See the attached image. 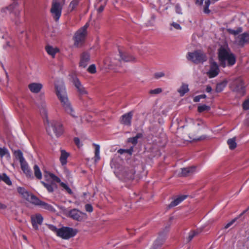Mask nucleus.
Wrapping results in <instances>:
<instances>
[{
    "mask_svg": "<svg viewBox=\"0 0 249 249\" xmlns=\"http://www.w3.org/2000/svg\"><path fill=\"white\" fill-rule=\"evenodd\" d=\"M41 183L43 185V186L47 189L48 191L50 193H52L53 191V185L54 184L53 182H51V183H45V182L41 181Z\"/></svg>",
    "mask_w": 249,
    "mask_h": 249,
    "instance_id": "obj_35",
    "label": "nucleus"
},
{
    "mask_svg": "<svg viewBox=\"0 0 249 249\" xmlns=\"http://www.w3.org/2000/svg\"><path fill=\"white\" fill-rule=\"evenodd\" d=\"M207 136L206 135H202L199 138L196 139V141H202L204 140L207 138Z\"/></svg>",
    "mask_w": 249,
    "mask_h": 249,
    "instance_id": "obj_57",
    "label": "nucleus"
},
{
    "mask_svg": "<svg viewBox=\"0 0 249 249\" xmlns=\"http://www.w3.org/2000/svg\"><path fill=\"white\" fill-rule=\"evenodd\" d=\"M44 177L47 180H48L49 178H51L53 181L60 183L61 186L66 190L69 194H72V191L70 187L65 183L61 182L60 179L53 174L46 172L44 174Z\"/></svg>",
    "mask_w": 249,
    "mask_h": 249,
    "instance_id": "obj_9",
    "label": "nucleus"
},
{
    "mask_svg": "<svg viewBox=\"0 0 249 249\" xmlns=\"http://www.w3.org/2000/svg\"><path fill=\"white\" fill-rule=\"evenodd\" d=\"M69 215L74 220L81 221L86 218V214L77 209H72L69 212Z\"/></svg>",
    "mask_w": 249,
    "mask_h": 249,
    "instance_id": "obj_10",
    "label": "nucleus"
},
{
    "mask_svg": "<svg viewBox=\"0 0 249 249\" xmlns=\"http://www.w3.org/2000/svg\"><path fill=\"white\" fill-rule=\"evenodd\" d=\"M196 170L195 166L188 167L181 169V175L183 177H186L193 173Z\"/></svg>",
    "mask_w": 249,
    "mask_h": 249,
    "instance_id": "obj_22",
    "label": "nucleus"
},
{
    "mask_svg": "<svg viewBox=\"0 0 249 249\" xmlns=\"http://www.w3.org/2000/svg\"><path fill=\"white\" fill-rule=\"evenodd\" d=\"M43 87L42 85L39 83H32L28 85L30 90L34 93H37L40 92Z\"/></svg>",
    "mask_w": 249,
    "mask_h": 249,
    "instance_id": "obj_20",
    "label": "nucleus"
},
{
    "mask_svg": "<svg viewBox=\"0 0 249 249\" xmlns=\"http://www.w3.org/2000/svg\"><path fill=\"white\" fill-rule=\"evenodd\" d=\"M237 220V218H235L232 220H231L230 222L228 223L224 227V228L227 229L229 228L230 226H231Z\"/></svg>",
    "mask_w": 249,
    "mask_h": 249,
    "instance_id": "obj_51",
    "label": "nucleus"
},
{
    "mask_svg": "<svg viewBox=\"0 0 249 249\" xmlns=\"http://www.w3.org/2000/svg\"><path fill=\"white\" fill-rule=\"evenodd\" d=\"M176 12L178 14H182V10L179 4H177L175 6Z\"/></svg>",
    "mask_w": 249,
    "mask_h": 249,
    "instance_id": "obj_53",
    "label": "nucleus"
},
{
    "mask_svg": "<svg viewBox=\"0 0 249 249\" xmlns=\"http://www.w3.org/2000/svg\"><path fill=\"white\" fill-rule=\"evenodd\" d=\"M219 65L223 68L231 67L236 62L235 55L227 46H221L218 50Z\"/></svg>",
    "mask_w": 249,
    "mask_h": 249,
    "instance_id": "obj_1",
    "label": "nucleus"
},
{
    "mask_svg": "<svg viewBox=\"0 0 249 249\" xmlns=\"http://www.w3.org/2000/svg\"><path fill=\"white\" fill-rule=\"evenodd\" d=\"M242 30L241 28H239L236 30H232V29H228V31L230 33L234 35H238V34L241 33L242 32Z\"/></svg>",
    "mask_w": 249,
    "mask_h": 249,
    "instance_id": "obj_42",
    "label": "nucleus"
},
{
    "mask_svg": "<svg viewBox=\"0 0 249 249\" xmlns=\"http://www.w3.org/2000/svg\"><path fill=\"white\" fill-rule=\"evenodd\" d=\"M69 156V154L66 152L65 150L61 151V156L60 157V161L61 164L64 165L67 163V158Z\"/></svg>",
    "mask_w": 249,
    "mask_h": 249,
    "instance_id": "obj_26",
    "label": "nucleus"
},
{
    "mask_svg": "<svg viewBox=\"0 0 249 249\" xmlns=\"http://www.w3.org/2000/svg\"><path fill=\"white\" fill-rule=\"evenodd\" d=\"M235 42L239 46H243L249 43V33L245 32L236 37Z\"/></svg>",
    "mask_w": 249,
    "mask_h": 249,
    "instance_id": "obj_13",
    "label": "nucleus"
},
{
    "mask_svg": "<svg viewBox=\"0 0 249 249\" xmlns=\"http://www.w3.org/2000/svg\"><path fill=\"white\" fill-rule=\"evenodd\" d=\"M204 0H196V3L198 5H202Z\"/></svg>",
    "mask_w": 249,
    "mask_h": 249,
    "instance_id": "obj_59",
    "label": "nucleus"
},
{
    "mask_svg": "<svg viewBox=\"0 0 249 249\" xmlns=\"http://www.w3.org/2000/svg\"><path fill=\"white\" fill-rule=\"evenodd\" d=\"M18 5V3L16 0H14L13 2L10 5L6 7V9L9 10L10 12L13 11L14 9Z\"/></svg>",
    "mask_w": 249,
    "mask_h": 249,
    "instance_id": "obj_39",
    "label": "nucleus"
},
{
    "mask_svg": "<svg viewBox=\"0 0 249 249\" xmlns=\"http://www.w3.org/2000/svg\"><path fill=\"white\" fill-rule=\"evenodd\" d=\"M243 107L245 110L249 109V99L246 100L243 104Z\"/></svg>",
    "mask_w": 249,
    "mask_h": 249,
    "instance_id": "obj_48",
    "label": "nucleus"
},
{
    "mask_svg": "<svg viewBox=\"0 0 249 249\" xmlns=\"http://www.w3.org/2000/svg\"><path fill=\"white\" fill-rule=\"evenodd\" d=\"M45 50L47 53L53 57H54L55 54L59 52V49L57 48L53 47L50 45L46 46Z\"/></svg>",
    "mask_w": 249,
    "mask_h": 249,
    "instance_id": "obj_23",
    "label": "nucleus"
},
{
    "mask_svg": "<svg viewBox=\"0 0 249 249\" xmlns=\"http://www.w3.org/2000/svg\"><path fill=\"white\" fill-rule=\"evenodd\" d=\"M20 163L21 168L23 172V173L26 175V177L30 179H33L34 176L32 174V171L31 170L26 160H24Z\"/></svg>",
    "mask_w": 249,
    "mask_h": 249,
    "instance_id": "obj_16",
    "label": "nucleus"
},
{
    "mask_svg": "<svg viewBox=\"0 0 249 249\" xmlns=\"http://www.w3.org/2000/svg\"><path fill=\"white\" fill-rule=\"evenodd\" d=\"M189 120L190 121V123H193L194 125H196L197 126L203 125L204 124L203 122L201 120H197L195 122L193 120L191 119Z\"/></svg>",
    "mask_w": 249,
    "mask_h": 249,
    "instance_id": "obj_40",
    "label": "nucleus"
},
{
    "mask_svg": "<svg viewBox=\"0 0 249 249\" xmlns=\"http://www.w3.org/2000/svg\"><path fill=\"white\" fill-rule=\"evenodd\" d=\"M88 27V25L87 24L76 32L74 37L75 46L79 47L83 43L87 35Z\"/></svg>",
    "mask_w": 249,
    "mask_h": 249,
    "instance_id": "obj_6",
    "label": "nucleus"
},
{
    "mask_svg": "<svg viewBox=\"0 0 249 249\" xmlns=\"http://www.w3.org/2000/svg\"><path fill=\"white\" fill-rule=\"evenodd\" d=\"M78 0H72L69 5L68 11L69 12H72L73 11L78 5Z\"/></svg>",
    "mask_w": 249,
    "mask_h": 249,
    "instance_id": "obj_33",
    "label": "nucleus"
},
{
    "mask_svg": "<svg viewBox=\"0 0 249 249\" xmlns=\"http://www.w3.org/2000/svg\"><path fill=\"white\" fill-rule=\"evenodd\" d=\"M126 149H120L118 150V152L121 154H123L124 153H125Z\"/></svg>",
    "mask_w": 249,
    "mask_h": 249,
    "instance_id": "obj_62",
    "label": "nucleus"
},
{
    "mask_svg": "<svg viewBox=\"0 0 249 249\" xmlns=\"http://www.w3.org/2000/svg\"><path fill=\"white\" fill-rule=\"evenodd\" d=\"M34 171L35 176L38 179H41L42 177V173L37 165H35L34 166Z\"/></svg>",
    "mask_w": 249,
    "mask_h": 249,
    "instance_id": "obj_30",
    "label": "nucleus"
},
{
    "mask_svg": "<svg viewBox=\"0 0 249 249\" xmlns=\"http://www.w3.org/2000/svg\"><path fill=\"white\" fill-rule=\"evenodd\" d=\"M95 146V161L97 162L100 159V146L98 144H94Z\"/></svg>",
    "mask_w": 249,
    "mask_h": 249,
    "instance_id": "obj_34",
    "label": "nucleus"
},
{
    "mask_svg": "<svg viewBox=\"0 0 249 249\" xmlns=\"http://www.w3.org/2000/svg\"><path fill=\"white\" fill-rule=\"evenodd\" d=\"M212 90V89L211 86H207L206 89V91L207 92H210Z\"/></svg>",
    "mask_w": 249,
    "mask_h": 249,
    "instance_id": "obj_60",
    "label": "nucleus"
},
{
    "mask_svg": "<svg viewBox=\"0 0 249 249\" xmlns=\"http://www.w3.org/2000/svg\"><path fill=\"white\" fill-rule=\"evenodd\" d=\"M33 199H34L32 203L36 205L40 206L41 208H42V209L48 210L49 211H54V209L51 205L43 201H41L36 196Z\"/></svg>",
    "mask_w": 249,
    "mask_h": 249,
    "instance_id": "obj_15",
    "label": "nucleus"
},
{
    "mask_svg": "<svg viewBox=\"0 0 249 249\" xmlns=\"http://www.w3.org/2000/svg\"><path fill=\"white\" fill-rule=\"evenodd\" d=\"M133 149L132 148L129 149H126L125 153H128L129 155H131L132 154Z\"/></svg>",
    "mask_w": 249,
    "mask_h": 249,
    "instance_id": "obj_61",
    "label": "nucleus"
},
{
    "mask_svg": "<svg viewBox=\"0 0 249 249\" xmlns=\"http://www.w3.org/2000/svg\"><path fill=\"white\" fill-rule=\"evenodd\" d=\"M119 54L121 60L125 62L135 61L136 58L132 55L119 50Z\"/></svg>",
    "mask_w": 249,
    "mask_h": 249,
    "instance_id": "obj_21",
    "label": "nucleus"
},
{
    "mask_svg": "<svg viewBox=\"0 0 249 249\" xmlns=\"http://www.w3.org/2000/svg\"><path fill=\"white\" fill-rule=\"evenodd\" d=\"M187 58L195 64L202 63L207 60L206 54L201 50L188 53Z\"/></svg>",
    "mask_w": 249,
    "mask_h": 249,
    "instance_id": "obj_4",
    "label": "nucleus"
},
{
    "mask_svg": "<svg viewBox=\"0 0 249 249\" xmlns=\"http://www.w3.org/2000/svg\"><path fill=\"white\" fill-rule=\"evenodd\" d=\"M65 0H53L50 11L54 19L59 20L62 13L63 6L65 4Z\"/></svg>",
    "mask_w": 249,
    "mask_h": 249,
    "instance_id": "obj_3",
    "label": "nucleus"
},
{
    "mask_svg": "<svg viewBox=\"0 0 249 249\" xmlns=\"http://www.w3.org/2000/svg\"><path fill=\"white\" fill-rule=\"evenodd\" d=\"M77 232V231L76 229L70 227H64L58 229L57 236L64 239H69L74 236L76 234Z\"/></svg>",
    "mask_w": 249,
    "mask_h": 249,
    "instance_id": "obj_5",
    "label": "nucleus"
},
{
    "mask_svg": "<svg viewBox=\"0 0 249 249\" xmlns=\"http://www.w3.org/2000/svg\"><path fill=\"white\" fill-rule=\"evenodd\" d=\"M206 98V95L205 94L199 95L196 96L194 98V101L195 102H198L200 101V100L201 99H202V98L204 99Z\"/></svg>",
    "mask_w": 249,
    "mask_h": 249,
    "instance_id": "obj_44",
    "label": "nucleus"
},
{
    "mask_svg": "<svg viewBox=\"0 0 249 249\" xmlns=\"http://www.w3.org/2000/svg\"><path fill=\"white\" fill-rule=\"evenodd\" d=\"M230 88L233 91L243 96L245 93V86L241 78H238L233 80L230 84Z\"/></svg>",
    "mask_w": 249,
    "mask_h": 249,
    "instance_id": "obj_8",
    "label": "nucleus"
},
{
    "mask_svg": "<svg viewBox=\"0 0 249 249\" xmlns=\"http://www.w3.org/2000/svg\"><path fill=\"white\" fill-rule=\"evenodd\" d=\"M40 107L42 109V111L43 112L45 113V114H46V108H47V105L46 104V103L44 102V101H42L41 105H40Z\"/></svg>",
    "mask_w": 249,
    "mask_h": 249,
    "instance_id": "obj_47",
    "label": "nucleus"
},
{
    "mask_svg": "<svg viewBox=\"0 0 249 249\" xmlns=\"http://www.w3.org/2000/svg\"><path fill=\"white\" fill-rule=\"evenodd\" d=\"M49 228L52 231L55 232L56 233V234L57 235V231H58V229L55 226L52 225H49Z\"/></svg>",
    "mask_w": 249,
    "mask_h": 249,
    "instance_id": "obj_54",
    "label": "nucleus"
},
{
    "mask_svg": "<svg viewBox=\"0 0 249 249\" xmlns=\"http://www.w3.org/2000/svg\"><path fill=\"white\" fill-rule=\"evenodd\" d=\"M164 76V73L163 72H160L155 73V77L157 78L162 77Z\"/></svg>",
    "mask_w": 249,
    "mask_h": 249,
    "instance_id": "obj_55",
    "label": "nucleus"
},
{
    "mask_svg": "<svg viewBox=\"0 0 249 249\" xmlns=\"http://www.w3.org/2000/svg\"><path fill=\"white\" fill-rule=\"evenodd\" d=\"M46 121L48 124V126L47 127V131L50 135H52L51 128L53 129V130L56 137H59L62 134L63 132V128L62 124L56 121H53L50 125L47 119Z\"/></svg>",
    "mask_w": 249,
    "mask_h": 249,
    "instance_id": "obj_7",
    "label": "nucleus"
},
{
    "mask_svg": "<svg viewBox=\"0 0 249 249\" xmlns=\"http://www.w3.org/2000/svg\"><path fill=\"white\" fill-rule=\"evenodd\" d=\"M227 143L229 145V148L231 150L235 149L237 146V143L236 142V138L233 137L231 139H229L227 141Z\"/></svg>",
    "mask_w": 249,
    "mask_h": 249,
    "instance_id": "obj_28",
    "label": "nucleus"
},
{
    "mask_svg": "<svg viewBox=\"0 0 249 249\" xmlns=\"http://www.w3.org/2000/svg\"><path fill=\"white\" fill-rule=\"evenodd\" d=\"M88 71L91 73H95L96 71V69L95 65L92 64L89 66Z\"/></svg>",
    "mask_w": 249,
    "mask_h": 249,
    "instance_id": "obj_43",
    "label": "nucleus"
},
{
    "mask_svg": "<svg viewBox=\"0 0 249 249\" xmlns=\"http://www.w3.org/2000/svg\"><path fill=\"white\" fill-rule=\"evenodd\" d=\"M74 142L78 147L80 146V140L78 138H75L74 139Z\"/></svg>",
    "mask_w": 249,
    "mask_h": 249,
    "instance_id": "obj_56",
    "label": "nucleus"
},
{
    "mask_svg": "<svg viewBox=\"0 0 249 249\" xmlns=\"http://www.w3.org/2000/svg\"><path fill=\"white\" fill-rule=\"evenodd\" d=\"M0 179L4 181L8 185H12V182L9 177L5 173L0 174Z\"/></svg>",
    "mask_w": 249,
    "mask_h": 249,
    "instance_id": "obj_32",
    "label": "nucleus"
},
{
    "mask_svg": "<svg viewBox=\"0 0 249 249\" xmlns=\"http://www.w3.org/2000/svg\"><path fill=\"white\" fill-rule=\"evenodd\" d=\"M178 92L180 96H183L189 91L188 85L186 84H182L181 86L178 89Z\"/></svg>",
    "mask_w": 249,
    "mask_h": 249,
    "instance_id": "obj_25",
    "label": "nucleus"
},
{
    "mask_svg": "<svg viewBox=\"0 0 249 249\" xmlns=\"http://www.w3.org/2000/svg\"><path fill=\"white\" fill-rule=\"evenodd\" d=\"M77 120L76 121L78 124H81L83 123L81 117L77 118Z\"/></svg>",
    "mask_w": 249,
    "mask_h": 249,
    "instance_id": "obj_64",
    "label": "nucleus"
},
{
    "mask_svg": "<svg viewBox=\"0 0 249 249\" xmlns=\"http://www.w3.org/2000/svg\"><path fill=\"white\" fill-rule=\"evenodd\" d=\"M162 91L161 88H157L154 89H151L149 91V93L150 94H158Z\"/></svg>",
    "mask_w": 249,
    "mask_h": 249,
    "instance_id": "obj_41",
    "label": "nucleus"
},
{
    "mask_svg": "<svg viewBox=\"0 0 249 249\" xmlns=\"http://www.w3.org/2000/svg\"><path fill=\"white\" fill-rule=\"evenodd\" d=\"M227 84L226 81H223L220 83H218L216 86L215 90L217 92H220L222 91L225 88Z\"/></svg>",
    "mask_w": 249,
    "mask_h": 249,
    "instance_id": "obj_31",
    "label": "nucleus"
},
{
    "mask_svg": "<svg viewBox=\"0 0 249 249\" xmlns=\"http://www.w3.org/2000/svg\"><path fill=\"white\" fill-rule=\"evenodd\" d=\"M210 109V107L206 105L199 106L197 108L199 112H202L204 111H209Z\"/></svg>",
    "mask_w": 249,
    "mask_h": 249,
    "instance_id": "obj_38",
    "label": "nucleus"
},
{
    "mask_svg": "<svg viewBox=\"0 0 249 249\" xmlns=\"http://www.w3.org/2000/svg\"><path fill=\"white\" fill-rule=\"evenodd\" d=\"M90 60V56L88 53H83L80 57L79 66L82 68H86L89 64Z\"/></svg>",
    "mask_w": 249,
    "mask_h": 249,
    "instance_id": "obj_18",
    "label": "nucleus"
},
{
    "mask_svg": "<svg viewBox=\"0 0 249 249\" xmlns=\"http://www.w3.org/2000/svg\"><path fill=\"white\" fill-rule=\"evenodd\" d=\"M73 83L80 95H84L87 94L86 90L78 78L76 77L74 78L73 79Z\"/></svg>",
    "mask_w": 249,
    "mask_h": 249,
    "instance_id": "obj_17",
    "label": "nucleus"
},
{
    "mask_svg": "<svg viewBox=\"0 0 249 249\" xmlns=\"http://www.w3.org/2000/svg\"><path fill=\"white\" fill-rule=\"evenodd\" d=\"M56 94L61 103V105L65 111L74 118V111L68 98L65 86L63 84L60 85H55Z\"/></svg>",
    "mask_w": 249,
    "mask_h": 249,
    "instance_id": "obj_2",
    "label": "nucleus"
},
{
    "mask_svg": "<svg viewBox=\"0 0 249 249\" xmlns=\"http://www.w3.org/2000/svg\"><path fill=\"white\" fill-rule=\"evenodd\" d=\"M106 4H105V1H104L103 4H101L99 6V7L98 8H97V12L98 14H100L103 11L104 8H105V6L106 5Z\"/></svg>",
    "mask_w": 249,
    "mask_h": 249,
    "instance_id": "obj_50",
    "label": "nucleus"
},
{
    "mask_svg": "<svg viewBox=\"0 0 249 249\" xmlns=\"http://www.w3.org/2000/svg\"><path fill=\"white\" fill-rule=\"evenodd\" d=\"M128 142L133 143V144H136L138 142V140L137 139V138L134 137L132 138H129L128 139Z\"/></svg>",
    "mask_w": 249,
    "mask_h": 249,
    "instance_id": "obj_52",
    "label": "nucleus"
},
{
    "mask_svg": "<svg viewBox=\"0 0 249 249\" xmlns=\"http://www.w3.org/2000/svg\"><path fill=\"white\" fill-rule=\"evenodd\" d=\"M187 197V196L182 195L178 196L176 199L174 200L169 205V207H175L178 204H179L180 202H181L183 200H184Z\"/></svg>",
    "mask_w": 249,
    "mask_h": 249,
    "instance_id": "obj_24",
    "label": "nucleus"
},
{
    "mask_svg": "<svg viewBox=\"0 0 249 249\" xmlns=\"http://www.w3.org/2000/svg\"><path fill=\"white\" fill-rule=\"evenodd\" d=\"M0 156L1 158L4 157L8 159L10 158V155L7 148L5 147H0Z\"/></svg>",
    "mask_w": 249,
    "mask_h": 249,
    "instance_id": "obj_27",
    "label": "nucleus"
},
{
    "mask_svg": "<svg viewBox=\"0 0 249 249\" xmlns=\"http://www.w3.org/2000/svg\"><path fill=\"white\" fill-rule=\"evenodd\" d=\"M220 70L217 64L215 62H211L209 70L207 72V75L210 78L216 77L219 73Z\"/></svg>",
    "mask_w": 249,
    "mask_h": 249,
    "instance_id": "obj_11",
    "label": "nucleus"
},
{
    "mask_svg": "<svg viewBox=\"0 0 249 249\" xmlns=\"http://www.w3.org/2000/svg\"><path fill=\"white\" fill-rule=\"evenodd\" d=\"M211 4L210 0H206L205 1V4L203 8V12L204 13L209 14L210 13L211 11L209 9V7Z\"/></svg>",
    "mask_w": 249,
    "mask_h": 249,
    "instance_id": "obj_36",
    "label": "nucleus"
},
{
    "mask_svg": "<svg viewBox=\"0 0 249 249\" xmlns=\"http://www.w3.org/2000/svg\"><path fill=\"white\" fill-rule=\"evenodd\" d=\"M18 192L22 196V197L32 203L33 201V198L36 196L32 194L29 193L24 188L21 187H18L17 188Z\"/></svg>",
    "mask_w": 249,
    "mask_h": 249,
    "instance_id": "obj_12",
    "label": "nucleus"
},
{
    "mask_svg": "<svg viewBox=\"0 0 249 249\" xmlns=\"http://www.w3.org/2000/svg\"><path fill=\"white\" fill-rule=\"evenodd\" d=\"M197 233L196 231H191L189 233L188 237V241L189 242L192 240V239L195 237V236L197 234Z\"/></svg>",
    "mask_w": 249,
    "mask_h": 249,
    "instance_id": "obj_45",
    "label": "nucleus"
},
{
    "mask_svg": "<svg viewBox=\"0 0 249 249\" xmlns=\"http://www.w3.org/2000/svg\"><path fill=\"white\" fill-rule=\"evenodd\" d=\"M6 207H7L5 205L0 203V209H5Z\"/></svg>",
    "mask_w": 249,
    "mask_h": 249,
    "instance_id": "obj_63",
    "label": "nucleus"
},
{
    "mask_svg": "<svg viewBox=\"0 0 249 249\" xmlns=\"http://www.w3.org/2000/svg\"><path fill=\"white\" fill-rule=\"evenodd\" d=\"M31 219L33 228L36 230H37L38 226L42 224L43 218L41 214H36L32 215Z\"/></svg>",
    "mask_w": 249,
    "mask_h": 249,
    "instance_id": "obj_14",
    "label": "nucleus"
},
{
    "mask_svg": "<svg viewBox=\"0 0 249 249\" xmlns=\"http://www.w3.org/2000/svg\"><path fill=\"white\" fill-rule=\"evenodd\" d=\"M85 210L89 213H91L93 211V207L91 205L87 204L85 205Z\"/></svg>",
    "mask_w": 249,
    "mask_h": 249,
    "instance_id": "obj_49",
    "label": "nucleus"
},
{
    "mask_svg": "<svg viewBox=\"0 0 249 249\" xmlns=\"http://www.w3.org/2000/svg\"><path fill=\"white\" fill-rule=\"evenodd\" d=\"M163 242L164 240L163 239H160V238H158L155 241L151 249H157L163 244Z\"/></svg>",
    "mask_w": 249,
    "mask_h": 249,
    "instance_id": "obj_37",
    "label": "nucleus"
},
{
    "mask_svg": "<svg viewBox=\"0 0 249 249\" xmlns=\"http://www.w3.org/2000/svg\"><path fill=\"white\" fill-rule=\"evenodd\" d=\"M14 154L16 158L19 160L20 163L25 160L23 157V153L20 150L15 151Z\"/></svg>",
    "mask_w": 249,
    "mask_h": 249,
    "instance_id": "obj_29",
    "label": "nucleus"
},
{
    "mask_svg": "<svg viewBox=\"0 0 249 249\" xmlns=\"http://www.w3.org/2000/svg\"><path fill=\"white\" fill-rule=\"evenodd\" d=\"M133 116L132 112L125 113L122 116L121 123L124 125L130 126L131 123V119Z\"/></svg>",
    "mask_w": 249,
    "mask_h": 249,
    "instance_id": "obj_19",
    "label": "nucleus"
},
{
    "mask_svg": "<svg viewBox=\"0 0 249 249\" xmlns=\"http://www.w3.org/2000/svg\"><path fill=\"white\" fill-rule=\"evenodd\" d=\"M170 25L172 27H173L175 29H177V30H181V27L180 26V25L178 23H176L175 22H173L172 23H171L170 24Z\"/></svg>",
    "mask_w": 249,
    "mask_h": 249,
    "instance_id": "obj_46",
    "label": "nucleus"
},
{
    "mask_svg": "<svg viewBox=\"0 0 249 249\" xmlns=\"http://www.w3.org/2000/svg\"><path fill=\"white\" fill-rule=\"evenodd\" d=\"M12 45L10 44V42H7L6 44L4 46L5 49H8V48H11Z\"/></svg>",
    "mask_w": 249,
    "mask_h": 249,
    "instance_id": "obj_58",
    "label": "nucleus"
}]
</instances>
